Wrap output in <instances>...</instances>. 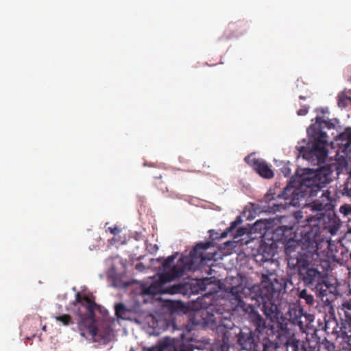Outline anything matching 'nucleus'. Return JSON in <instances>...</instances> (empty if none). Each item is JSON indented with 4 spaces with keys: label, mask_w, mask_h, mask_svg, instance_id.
<instances>
[{
    "label": "nucleus",
    "mask_w": 351,
    "mask_h": 351,
    "mask_svg": "<svg viewBox=\"0 0 351 351\" xmlns=\"http://www.w3.org/2000/svg\"><path fill=\"white\" fill-rule=\"evenodd\" d=\"M308 170L310 171L301 178L298 186L289 184L276 195L277 198L285 200V204H273L272 206L274 211H280V208H285L287 206H299L300 201L306 197L313 199L321 193L320 199L313 201L294 213L297 222L303 228L300 232L301 238L296 247L300 250L293 249L288 245L285 248L288 267L298 271L299 278L304 285L313 288L326 275L323 271L330 269V263L327 259H320L317 253L322 241L319 218L312 215L304 216V214H307L308 210L322 211L329 209L332 197L328 190L322 191L330 182L327 173L323 171Z\"/></svg>",
    "instance_id": "1"
},
{
    "label": "nucleus",
    "mask_w": 351,
    "mask_h": 351,
    "mask_svg": "<svg viewBox=\"0 0 351 351\" xmlns=\"http://www.w3.org/2000/svg\"><path fill=\"white\" fill-rule=\"evenodd\" d=\"M261 285L252 288L243 285L242 280L237 277L227 278L225 280L224 289L230 293V300L232 309H245V303L243 297L248 294L252 300L262 304V311L271 321L278 319L282 314L284 304L280 295L284 293V285L277 279L274 272L263 274Z\"/></svg>",
    "instance_id": "2"
},
{
    "label": "nucleus",
    "mask_w": 351,
    "mask_h": 351,
    "mask_svg": "<svg viewBox=\"0 0 351 351\" xmlns=\"http://www.w3.org/2000/svg\"><path fill=\"white\" fill-rule=\"evenodd\" d=\"M212 245L210 241L200 242L191 250L189 256H182L172 267V263L176 258L177 253L165 258L159 267L160 282L162 284L171 282L176 278L180 277L186 271H195L198 268L206 258L204 251L208 249Z\"/></svg>",
    "instance_id": "3"
},
{
    "label": "nucleus",
    "mask_w": 351,
    "mask_h": 351,
    "mask_svg": "<svg viewBox=\"0 0 351 351\" xmlns=\"http://www.w3.org/2000/svg\"><path fill=\"white\" fill-rule=\"evenodd\" d=\"M321 117H317V123L321 121ZM308 134V142L305 146H300L298 148L300 155L302 157L313 163L320 165L324 163L328 156V135L322 130V122L320 125L311 124L307 130Z\"/></svg>",
    "instance_id": "4"
},
{
    "label": "nucleus",
    "mask_w": 351,
    "mask_h": 351,
    "mask_svg": "<svg viewBox=\"0 0 351 351\" xmlns=\"http://www.w3.org/2000/svg\"><path fill=\"white\" fill-rule=\"evenodd\" d=\"M332 147L337 148L336 157L347 160L351 158V128L347 127L340 132L331 143Z\"/></svg>",
    "instance_id": "5"
},
{
    "label": "nucleus",
    "mask_w": 351,
    "mask_h": 351,
    "mask_svg": "<svg viewBox=\"0 0 351 351\" xmlns=\"http://www.w3.org/2000/svg\"><path fill=\"white\" fill-rule=\"evenodd\" d=\"M93 318V317H91V319L82 318L78 323V330L81 336L86 337V335H89L95 337L99 335L101 338H106L110 336L112 332L110 326L104 324V331L102 332L100 328H97L95 326Z\"/></svg>",
    "instance_id": "6"
},
{
    "label": "nucleus",
    "mask_w": 351,
    "mask_h": 351,
    "mask_svg": "<svg viewBox=\"0 0 351 351\" xmlns=\"http://www.w3.org/2000/svg\"><path fill=\"white\" fill-rule=\"evenodd\" d=\"M236 339L241 351H260L255 333L250 328L245 327L240 329L236 335Z\"/></svg>",
    "instance_id": "7"
},
{
    "label": "nucleus",
    "mask_w": 351,
    "mask_h": 351,
    "mask_svg": "<svg viewBox=\"0 0 351 351\" xmlns=\"http://www.w3.org/2000/svg\"><path fill=\"white\" fill-rule=\"evenodd\" d=\"M285 318L291 324L298 326L300 329L304 328L308 322L312 321L311 315L305 314L302 308L295 304L289 305Z\"/></svg>",
    "instance_id": "8"
},
{
    "label": "nucleus",
    "mask_w": 351,
    "mask_h": 351,
    "mask_svg": "<svg viewBox=\"0 0 351 351\" xmlns=\"http://www.w3.org/2000/svg\"><path fill=\"white\" fill-rule=\"evenodd\" d=\"M245 162L253 167V169L263 178L270 179L274 173L269 165L261 158H256L252 155L245 158Z\"/></svg>",
    "instance_id": "9"
},
{
    "label": "nucleus",
    "mask_w": 351,
    "mask_h": 351,
    "mask_svg": "<svg viewBox=\"0 0 351 351\" xmlns=\"http://www.w3.org/2000/svg\"><path fill=\"white\" fill-rule=\"evenodd\" d=\"M248 319L254 327V333L268 334L269 331L272 332V327L267 325L265 319L254 308L248 314Z\"/></svg>",
    "instance_id": "10"
},
{
    "label": "nucleus",
    "mask_w": 351,
    "mask_h": 351,
    "mask_svg": "<svg viewBox=\"0 0 351 351\" xmlns=\"http://www.w3.org/2000/svg\"><path fill=\"white\" fill-rule=\"evenodd\" d=\"M180 337L184 341V335L182 333ZM159 350L156 351H193L194 346L189 343H184L177 345L175 343V339L165 338L160 344Z\"/></svg>",
    "instance_id": "11"
},
{
    "label": "nucleus",
    "mask_w": 351,
    "mask_h": 351,
    "mask_svg": "<svg viewBox=\"0 0 351 351\" xmlns=\"http://www.w3.org/2000/svg\"><path fill=\"white\" fill-rule=\"evenodd\" d=\"M332 288V285L326 280L325 275L322 278V280L316 282L311 289L318 298L323 300L324 297L327 296L328 293H331L330 289Z\"/></svg>",
    "instance_id": "12"
},
{
    "label": "nucleus",
    "mask_w": 351,
    "mask_h": 351,
    "mask_svg": "<svg viewBox=\"0 0 351 351\" xmlns=\"http://www.w3.org/2000/svg\"><path fill=\"white\" fill-rule=\"evenodd\" d=\"M76 302L86 309L88 315L93 317L95 310L97 307L96 303L87 295H82L80 293L76 294Z\"/></svg>",
    "instance_id": "13"
},
{
    "label": "nucleus",
    "mask_w": 351,
    "mask_h": 351,
    "mask_svg": "<svg viewBox=\"0 0 351 351\" xmlns=\"http://www.w3.org/2000/svg\"><path fill=\"white\" fill-rule=\"evenodd\" d=\"M115 315L118 318L128 319L130 318L131 311L124 304L118 303L114 306Z\"/></svg>",
    "instance_id": "14"
},
{
    "label": "nucleus",
    "mask_w": 351,
    "mask_h": 351,
    "mask_svg": "<svg viewBox=\"0 0 351 351\" xmlns=\"http://www.w3.org/2000/svg\"><path fill=\"white\" fill-rule=\"evenodd\" d=\"M201 316L203 317V324L205 326H210L211 327H213L216 326L215 317L213 314H210L208 311H201Z\"/></svg>",
    "instance_id": "15"
},
{
    "label": "nucleus",
    "mask_w": 351,
    "mask_h": 351,
    "mask_svg": "<svg viewBox=\"0 0 351 351\" xmlns=\"http://www.w3.org/2000/svg\"><path fill=\"white\" fill-rule=\"evenodd\" d=\"M263 351H276L278 346L276 343L267 337H265L262 341Z\"/></svg>",
    "instance_id": "16"
},
{
    "label": "nucleus",
    "mask_w": 351,
    "mask_h": 351,
    "mask_svg": "<svg viewBox=\"0 0 351 351\" xmlns=\"http://www.w3.org/2000/svg\"><path fill=\"white\" fill-rule=\"evenodd\" d=\"M299 297L300 299L304 300L305 302L308 305H313L314 304L313 295L309 294L306 289H302L299 292Z\"/></svg>",
    "instance_id": "17"
},
{
    "label": "nucleus",
    "mask_w": 351,
    "mask_h": 351,
    "mask_svg": "<svg viewBox=\"0 0 351 351\" xmlns=\"http://www.w3.org/2000/svg\"><path fill=\"white\" fill-rule=\"evenodd\" d=\"M241 222V220L240 219V217H238L236 220L231 222L230 226L229 228H228L226 230H224L220 236V238H226L228 237V235L232 232L236 227Z\"/></svg>",
    "instance_id": "18"
},
{
    "label": "nucleus",
    "mask_w": 351,
    "mask_h": 351,
    "mask_svg": "<svg viewBox=\"0 0 351 351\" xmlns=\"http://www.w3.org/2000/svg\"><path fill=\"white\" fill-rule=\"evenodd\" d=\"M55 319L57 322H61L64 326H69L73 323L71 317L67 314L56 316Z\"/></svg>",
    "instance_id": "19"
},
{
    "label": "nucleus",
    "mask_w": 351,
    "mask_h": 351,
    "mask_svg": "<svg viewBox=\"0 0 351 351\" xmlns=\"http://www.w3.org/2000/svg\"><path fill=\"white\" fill-rule=\"evenodd\" d=\"M184 289V285L181 284L176 285L168 288L167 292L171 294L182 293Z\"/></svg>",
    "instance_id": "20"
},
{
    "label": "nucleus",
    "mask_w": 351,
    "mask_h": 351,
    "mask_svg": "<svg viewBox=\"0 0 351 351\" xmlns=\"http://www.w3.org/2000/svg\"><path fill=\"white\" fill-rule=\"evenodd\" d=\"M256 261L259 262L261 264L269 261L272 262V256H271L269 253H267L266 254H258L256 256Z\"/></svg>",
    "instance_id": "21"
},
{
    "label": "nucleus",
    "mask_w": 351,
    "mask_h": 351,
    "mask_svg": "<svg viewBox=\"0 0 351 351\" xmlns=\"http://www.w3.org/2000/svg\"><path fill=\"white\" fill-rule=\"evenodd\" d=\"M339 212L344 216L351 217V204H343L340 206Z\"/></svg>",
    "instance_id": "22"
},
{
    "label": "nucleus",
    "mask_w": 351,
    "mask_h": 351,
    "mask_svg": "<svg viewBox=\"0 0 351 351\" xmlns=\"http://www.w3.org/2000/svg\"><path fill=\"white\" fill-rule=\"evenodd\" d=\"M342 309L345 311L346 316L351 318V316L348 314V311H351V298L346 300L342 304Z\"/></svg>",
    "instance_id": "23"
},
{
    "label": "nucleus",
    "mask_w": 351,
    "mask_h": 351,
    "mask_svg": "<svg viewBox=\"0 0 351 351\" xmlns=\"http://www.w3.org/2000/svg\"><path fill=\"white\" fill-rule=\"evenodd\" d=\"M291 346L293 348V351H307L304 346L300 344L299 341H293Z\"/></svg>",
    "instance_id": "24"
},
{
    "label": "nucleus",
    "mask_w": 351,
    "mask_h": 351,
    "mask_svg": "<svg viewBox=\"0 0 351 351\" xmlns=\"http://www.w3.org/2000/svg\"><path fill=\"white\" fill-rule=\"evenodd\" d=\"M275 195H276V192H273V190L269 189V191H268V193L266 195V198L268 200L275 199H276Z\"/></svg>",
    "instance_id": "25"
},
{
    "label": "nucleus",
    "mask_w": 351,
    "mask_h": 351,
    "mask_svg": "<svg viewBox=\"0 0 351 351\" xmlns=\"http://www.w3.org/2000/svg\"><path fill=\"white\" fill-rule=\"evenodd\" d=\"M308 111V107L304 106V108L300 109L297 112V114L299 116H304V115H306L307 114Z\"/></svg>",
    "instance_id": "26"
},
{
    "label": "nucleus",
    "mask_w": 351,
    "mask_h": 351,
    "mask_svg": "<svg viewBox=\"0 0 351 351\" xmlns=\"http://www.w3.org/2000/svg\"><path fill=\"white\" fill-rule=\"evenodd\" d=\"M108 230L110 232L114 235L119 234L120 232L119 229L117 226L110 227L108 228Z\"/></svg>",
    "instance_id": "27"
},
{
    "label": "nucleus",
    "mask_w": 351,
    "mask_h": 351,
    "mask_svg": "<svg viewBox=\"0 0 351 351\" xmlns=\"http://www.w3.org/2000/svg\"><path fill=\"white\" fill-rule=\"evenodd\" d=\"M143 267V265L142 263H138L136 265V269L141 271V269Z\"/></svg>",
    "instance_id": "28"
},
{
    "label": "nucleus",
    "mask_w": 351,
    "mask_h": 351,
    "mask_svg": "<svg viewBox=\"0 0 351 351\" xmlns=\"http://www.w3.org/2000/svg\"><path fill=\"white\" fill-rule=\"evenodd\" d=\"M236 27V25L234 23H230L229 24V28L232 30L234 29Z\"/></svg>",
    "instance_id": "29"
},
{
    "label": "nucleus",
    "mask_w": 351,
    "mask_h": 351,
    "mask_svg": "<svg viewBox=\"0 0 351 351\" xmlns=\"http://www.w3.org/2000/svg\"><path fill=\"white\" fill-rule=\"evenodd\" d=\"M158 350H159V347L156 346V347H153V348H150L148 351H156Z\"/></svg>",
    "instance_id": "30"
},
{
    "label": "nucleus",
    "mask_w": 351,
    "mask_h": 351,
    "mask_svg": "<svg viewBox=\"0 0 351 351\" xmlns=\"http://www.w3.org/2000/svg\"><path fill=\"white\" fill-rule=\"evenodd\" d=\"M162 258H159L157 259V261L158 262H160L162 261Z\"/></svg>",
    "instance_id": "31"
},
{
    "label": "nucleus",
    "mask_w": 351,
    "mask_h": 351,
    "mask_svg": "<svg viewBox=\"0 0 351 351\" xmlns=\"http://www.w3.org/2000/svg\"><path fill=\"white\" fill-rule=\"evenodd\" d=\"M300 99H305V97H303V96H300Z\"/></svg>",
    "instance_id": "32"
},
{
    "label": "nucleus",
    "mask_w": 351,
    "mask_h": 351,
    "mask_svg": "<svg viewBox=\"0 0 351 351\" xmlns=\"http://www.w3.org/2000/svg\"><path fill=\"white\" fill-rule=\"evenodd\" d=\"M226 337V332L224 333L223 340H225Z\"/></svg>",
    "instance_id": "33"
},
{
    "label": "nucleus",
    "mask_w": 351,
    "mask_h": 351,
    "mask_svg": "<svg viewBox=\"0 0 351 351\" xmlns=\"http://www.w3.org/2000/svg\"><path fill=\"white\" fill-rule=\"evenodd\" d=\"M239 232H243V229H239Z\"/></svg>",
    "instance_id": "34"
},
{
    "label": "nucleus",
    "mask_w": 351,
    "mask_h": 351,
    "mask_svg": "<svg viewBox=\"0 0 351 351\" xmlns=\"http://www.w3.org/2000/svg\"><path fill=\"white\" fill-rule=\"evenodd\" d=\"M349 327L350 328V332H351V324H349Z\"/></svg>",
    "instance_id": "35"
},
{
    "label": "nucleus",
    "mask_w": 351,
    "mask_h": 351,
    "mask_svg": "<svg viewBox=\"0 0 351 351\" xmlns=\"http://www.w3.org/2000/svg\"><path fill=\"white\" fill-rule=\"evenodd\" d=\"M348 81L351 82V77L348 79Z\"/></svg>",
    "instance_id": "36"
},
{
    "label": "nucleus",
    "mask_w": 351,
    "mask_h": 351,
    "mask_svg": "<svg viewBox=\"0 0 351 351\" xmlns=\"http://www.w3.org/2000/svg\"><path fill=\"white\" fill-rule=\"evenodd\" d=\"M350 260H351V252H350Z\"/></svg>",
    "instance_id": "37"
}]
</instances>
